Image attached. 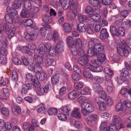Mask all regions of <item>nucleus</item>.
<instances>
[{"instance_id":"1","label":"nucleus","mask_w":131,"mask_h":131,"mask_svg":"<svg viewBox=\"0 0 131 131\" xmlns=\"http://www.w3.org/2000/svg\"><path fill=\"white\" fill-rule=\"evenodd\" d=\"M27 34L26 36V38L30 41L35 39L38 35L37 31L34 29L30 28L27 30Z\"/></svg>"},{"instance_id":"2","label":"nucleus","mask_w":131,"mask_h":131,"mask_svg":"<svg viewBox=\"0 0 131 131\" xmlns=\"http://www.w3.org/2000/svg\"><path fill=\"white\" fill-rule=\"evenodd\" d=\"M90 48L93 47L94 49L95 53L97 54L101 53L103 51V47L100 43H96L95 45L93 43L90 42Z\"/></svg>"},{"instance_id":"3","label":"nucleus","mask_w":131,"mask_h":131,"mask_svg":"<svg viewBox=\"0 0 131 131\" xmlns=\"http://www.w3.org/2000/svg\"><path fill=\"white\" fill-rule=\"evenodd\" d=\"M90 48L93 47L94 49L95 53L97 54L101 53L103 51V47L100 43H96L95 45L93 43L90 42Z\"/></svg>"},{"instance_id":"4","label":"nucleus","mask_w":131,"mask_h":131,"mask_svg":"<svg viewBox=\"0 0 131 131\" xmlns=\"http://www.w3.org/2000/svg\"><path fill=\"white\" fill-rule=\"evenodd\" d=\"M117 49L118 52L121 56L127 57L128 55V51L122 45H119L118 46Z\"/></svg>"},{"instance_id":"5","label":"nucleus","mask_w":131,"mask_h":131,"mask_svg":"<svg viewBox=\"0 0 131 131\" xmlns=\"http://www.w3.org/2000/svg\"><path fill=\"white\" fill-rule=\"evenodd\" d=\"M89 58L86 56L79 58L78 59V63L81 65L85 66L88 63Z\"/></svg>"},{"instance_id":"6","label":"nucleus","mask_w":131,"mask_h":131,"mask_svg":"<svg viewBox=\"0 0 131 131\" xmlns=\"http://www.w3.org/2000/svg\"><path fill=\"white\" fill-rule=\"evenodd\" d=\"M100 39L103 40L107 39L109 37V34L106 28H102L100 32Z\"/></svg>"},{"instance_id":"7","label":"nucleus","mask_w":131,"mask_h":131,"mask_svg":"<svg viewBox=\"0 0 131 131\" xmlns=\"http://www.w3.org/2000/svg\"><path fill=\"white\" fill-rule=\"evenodd\" d=\"M64 44V43L62 41L59 40L57 42L56 45L55 49L58 53H61L63 51Z\"/></svg>"},{"instance_id":"8","label":"nucleus","mask_w":131,"mask_h":131,"mask_svg":"<svg viewBox=\"0 0 131 131\" xmlns=\"http://www.w3.org/2000/svg\"><path fill=\"white\" fill-rule=\"evenodd\" d=\"M81 106L82 108L88 110L89 111L93 112L94 110L93 106L90 104L86 102L81 103Z\"/></svg>"},{"instance_id":"9","label":"nucleus","mask_w":131,"mask_h":131,"mask_svg":"<svg viewBox=\"0 0 131 131\" xmlns=\"http://www.w3.org/2000/svg\"><path fill=\"white\" fill-rule=\"evenodd\" d=\"M50 45L48 43H46L45 45H43L39 49V50H36L39 51V53L40 54H45L46 52L47 51L48 48H49Z\"/></svg>"},{"instance_id":"10","label":"nucleus","mask_w":131,"mask_h":131,"mask_svg":"<svg viewBox=\"0 0 131 131\" xmlns=\"http://www.w3.org/2000/svg\"><path fill=\"white\" fill-rule=\"evenodd\" d=\"M98 55L97 59L95 60L94 62L96 64H100L104 61L106 58L105 55L103 53L97 54Z\"/></svg>"},{"instance_id":"11","label":"nucleus","mask_w":131,"mask_h":131,"mask_svg":"<svg viewBox=\"0 0 131 131\" xmlns=\"http://www.w3.org/2000/svg\"><path fill=\"white\" fill-rule=\"evenodd\" d=\"M97 119V116L96 115L92 114L87 118L86 122L90 126H92L93 122Z\"/></svg>"},{"instance_id":"12","label":"nucleus","mask_w":131,"mask_h":131,"mask_svg":"<svg viewBox=\"0 0 131 131\" xmlns=\"http://www.w3.org/2000/svg\"><path fill=\"white\" fill-rule=\"evenodd\" d=\"M77 28L80 33L85 32L86 30V26L82 22H80L77 25Z\"/></svg>"},{"instance_id":"13","label":"nucleus","mask_w":131,"mask_h":131,"mask_svg":"<svg viewBox=\"0 0 131 131\" xmlns=\"http://www.w3.org/2000/svg\"><path fill=\"white\" fill-rule=\"evenodd\" d=\"M71 115L72 117H73L80 118L81 116L80 113V109L78 108H75L74 111L72 112Z\"/></svg>"},{"instance_id":"14","label":"nucleus","mask_w":131,"mask_h":131,"mask_svg":"<svg viewBox=\"0 0 131 131\" xmlns=\"http://www.w3.org/2000/svg\"><path fill=\"white\" fill-rule=\"evenodd\" d=\"M16 9L13 8H11L10 7L8 6L7 8L6 11L11 16L15 17L17 14V11Z\"/></svg>"},{"instance_id":"15","label":"nucleus","mask_w":131,"mask_h":131,"mask_svg":"<svg viewBox=\"0 0 131 131\" xmlns=\"http://www.w3.org/2000/svg\"><path fill=\"white\" fill-rule=\"evenodd\" d=\"M42 20L45 23H50L52 21L51 17L49 15L43 14L42 16Z\"/></svg>"},{"instance_id":"16","label":"nucleus","mask_w":131,"mask_h":131,"mask_svg":"<svg viewBox=\"0 0 131 131\" xmlns=\"http://www.w3.org/2000/svg\"><path fill=\"white\" fill-rule=\"evenodd\" d=\"M1 28L7 34H8L11 28V26L6 23L1 25Z\"/></svg>"},{"instance_id":"17","label":"nucleus","mask_w":131,"mask_h":131,"mask_svg":"<svg viewBox=\"0 0 131 131\" xmlns=\"http://www.w3.org/2000/svg\"><path fill=\"white\" fill-rule=\"evenodd\" d=\"M37 78L39 80L41 81H43L47 78L46 74L43 72H40L36 75Z\"/></svg>"},{"instance_id":"18","label":"nucleus","mask_w":131,"mask_h":131,"mask_svg":"<svg viewBox=\"0 0 131 131\" xmlns=\"http://www.w3.org/2000/svg\"><path fill=\"white\" fill-rule=\"evenodd\" d=\"M34 71L36 73V75L41 72L42 70V68L41 65L37 63H36L34 66Z\"/></svg>"},{"instance_id":"19","label":"nucleus","mask_w":131,"mask_h":131,"mask_svg":"<svg viewBox=\"0 0 131 131\" xmlns=\"http://www.w3.org/2000/svg\"><path fill=\"white\" fill-rule=\"evenodd\" d=\"M90 44V43H89ZM90 44L88 46L89 49L88 50L87 52L88 56L90 57H92L95 55L96 56L97 55V54L95 53V51H94V49L93 47L90 48Z\"/></svg>"},{"instance_id":"20","label":"nucleus","mask_w":131,"mask_h":131,"mask_svg":"<svg viewBox=\"0 0 131 131\" xmlns=\"http://www.w3.org/2000/svg\"><path fill=\"white\" fill-rule=\"evenodd\" d=\"M78 19L80 22H87L88 20V19L86 16L82 15L81 14H79L78 15Z\"/></svg>"},{"instance_id":"21","label":"nucleus","mask_w":131,"mask_h":131,"mask_svg":"<svg viewBox=\"0 0 131 131\" xmlns=\"http://www.w3.org/2000/svg\"><path fill=\"white\" fill-rule=\"evenodd\" d=\"M30 16V12L24 9L22 10L21 13V16L23 18H28Z\"/></svg>"},{"instance_id":"22","label":"nucleus","mask_w":131,"mask_h":131,"mask_svg":"<svg viewBox=\"0 0 131 131\" xmlns=\"http://www.w3.org/2000/svg\"><path fill=\"white\" fill-rule=\"evenodd\" d=\"M93 89L95 91L99 92L102 90L101 86L99 84L97 83H94L92 86Z\"/></svg>"},{"instance_id":"23","label":"nucleus","mask_w":131,"mask_h":131,"mask_svg":"<svg viewBox=\"0 0 131 131\" xmlns=\"http://www.w3.org/2000/svg\"><path fill=\"white\" fill-rule=\"evenodd\" d=\"M121 102L128 108L131 107V102L128 100L122 99H121Z\"/></svg>"},{"instance_id":"24","label":"nucleus","mask_w":131,"mask_h":131,"mask_svg":"<svg viewBox=\"0 0 131 131\" xmlns=\"http://www.w3.org/2000/svg\"><path fill=\"white\" fill-rule=\"evenodd\" d=\"M21 4L20 1L19 0H15L14 3L12 5L13 8L17 9L21 5Z\"/></svg>"},{"instance_id":"25","label":"nucleus","mask_w":131,"mask_h":131,"mask_svg":"<svg viewBox=\"0 0 131 131\" xmlns=\"http://www.w3.org/2000/svg\"><path fill=\"white\" fill-rule=\"evenodd\" d=\"M55 63V61L52 59L48 58L45 60V64L47 66H49L51 65L54 66Z\"/></svg>"},{"instance_id":"26","label":"nucleus","mask_w":131,"mask_h":131,"mask_svg":"<svg viewBox=\"0 0 131 131\" xmlns=\"http://www.w3.org/2000/svg\"><path fill=\"white\" fill-rule=\"evenodd\" d=\"M112 121L115 124H118L121 122V119L119 116L114 115L113 116Z\"/></svg>"},{"instance_id":"27","label":"nucleus","mask_w":131,"mask_h":131,"mask_svg":"<svg viewBox=\"0 0 131 131\" xmlns=\"http://www.w3.org/2000/svg\"><path fill=\"white\" fill-rule=\"evenodd\" d=\"M125 33L123 28L121 27H120L117 30L116 36H124L125 35Z\"/></svg>"},{"instance_id":"28","label":"nucleus","mask_w":131,"mask_h":131,"mask_svg":"<svg viewBox=\"0 0 131 131\" xmlns=\"http://www.w3.org/2000/svg\"><path fill=\"white\" fill-rule=\"evenodd\" d=\"M65 31L67 32H70L71 29L70 25L67 23H64L63 25H62Z\"/></svg>"},{"instance_id":"29","label":"nucleus","mask_w":131,"mask_h":131,"mask_svg":"<svg viewBox=\"0 0 131 131\" xmlns=\"http://www.w3.org/2000/svg\"><path fill=\"white\" fill-rule=\"evenodd\" d=\"M117 30V28L115 26L111 25L110 26V31L112 36H116Z\"/></svg>"},{"instance_id":"30","label":"nucleus","mask_w":131,"mask_h":131,"mask_svg":"<svg viewBox=\"0 0 131 131\" xmlns=\"http://www.w3.org/2000/svg\"><path fill=\"white\" fill-rule=\"evenodd\" d=\"M100 1L99 0H89V2L94 7L99 6L100 4Z\"/></svg>"},{"instance_id":"31","label":"nucleus","mask_w":131,"mask_h":131,"mask_svg":"<svg viewBox=\"0 0 131 131\" xmlns=\"http://www.w3.org/2000/svg\"><path fill=\"white\" fill-rule=\"evenodd\" d=\"M77 93L74 90L70 92L68 95L69 98L71 100L74 99L77 95Z\"/></svg>"},{"instance_id":"32","label":"nucleus","mask_w":131,"mask_h":131,"mask_svg":"<svg viewBox=\"0 0 131 131\" xmlns=\"http://www.w3.org/2000/svg\"><path fill=\"white\" fill-rule=\"evenodd\" d=\"M59 76L57 74H55L52 76L51 78V81L53 84H55L57 83L59 80Z\"/></svg>"},{"instance_id":"33","label":"nucleus","mask_w":131,"mask_h":131,"mask_svg":"<svg viewBox=\"0 0 131 131\" xmlns=\"http://www.w3.org/2000/svg\"><path fill=\"white\" fill-rule=\"evenodd\" d=\"M77 0H73L70 6L71 9V10L77 9Z\"/></svg>"},{"instance_id":"34","label":"nucleus","mask_w":131,"mask_h":131,"mask_svg":"<svg viewBox=\"0 0 131 131\" xmlns=\"http://www.w3.org/2000/svg\"><path fill=\"white\" fill-rule=\"evenodd\" d=\"M34 58L36 61L39 63L41 64L43 63V59L41 56L35 55L34 56Z\"/></svg>"},{"instance_id":"35","label":"nucleus","mask_w":131,"mask_h":131,"mask_svg":"<svg viewBox=\"0 0 131 131\" xmlns=\"http://www.w3.org/2000/svg\"><path fill=\"white\" fill-rule=\"evenodd\" d=\"M83 75L84 77L86 78L91 79L93 78L92 75L89 71H85L83 73Z\"/></svg>"},{"instance_id":"36","label":"nucleus","mask_w":131,"mask_h":131,"mask_svg":"<svg viewBox=\"0 0 131 131\" xmlns=\"http://www.w3.org/2000/svg\"><path fill=\"white\" fill-rule=\"evenodd\" d=\"M5 19L7 22L9 24H12L13 23V18L9 14L5 15Z\"/></svg>"},{"instance_id":"37","label":"nucleus","mask_w":131,"mask_h":131,"mask_svg":"<svg viewBox=\"0 0 131 131\" xmlns=\"http://www.w3.org/2000/svg\"><path fill=\"white\" fill-rule=\"evenodd\" d=\"M100 129L101 131H108L107 124L106 122H103L101 125Z\"/></svg>"},{"instance_id":"38","label":"nucleus","mask_w":131,"mask_h":131,"mask_svg":"<svg viewBox=\"0 0 131 131\" xmlns=\"http://www.w3.org/2000/svg\"><path fill=\"white\" fill-rule=\"evenodd\" d=\"M92 27H94V30L96 32H99L100 29V26L98 24H95L94 23H93V24L91 25Z\"/></svg>"},{"instance_id":"39","label":"nucleus","mask_w":131,"mask_h":131,"mask_svg":"<svg viewBox=\"0 0 131 131\" xmlns=\"http://www.w3.org/2000/svg\"><path fill=\"white\" fill-rule=\"evenodd\" d=\"M117 126L116 124H111L109 127L108 131H117Z\"/></svg>"},{"instance_id":"40","label":"nucleus","mask_w":131,"mask_h":131,"mask_svg":"<svg viewBox=\"0 0 131 131\" xmlns=\"http://www.w3.org/2000/svg\"><path fill=\"white\" fill-rule=\"evenodd\" d=\"M24 6L25 9L27 10H29L32 8L31 4L29 1H25L24 4Z\"/></svg>"},{"instance_id":"41","label":"nucleus","mask_w":131,"mask_h":131,"mask_svg":"<svg viewBox=\"0 0 131 131\" xmlns=\"http://www.w3.org/2000/svg\"><path fill=\"white\" fill-rule=\"evenodd\" d=\"M74 42L77 46L79 47H82V45L81 40L78 38H75L74 39Z\"/></svg>"},{"instance_id":"42","label":"nucleus","mask_w":131,"mask_h":131,"mask_svg":"<svg viewBox=\"0 0 131 131\" xmlns=\"http://www.w3.org/2000/svg\"><path fill=\"white\" fill-rule=\"evenodd\" d=\"M85 11L86 13L90 15L93 13L94 10L92 7L88 6L86 7Z\"/></svg>"},{"instance_id":"43","label":"nucleus","mask_w":131,"mask_h":131,"mask_svg":"<svg viewBox=\"0 0 131 131\" xmlns=\"http://www.w3.org/2000/svg\"><path fill=\"white\" fill-rule=\"evenodd\" d=\"M89 91V88L87 87H85L83 90H80L79 92L82 95L87 94Z\"/></svg>"},{"instance_id":"44","label":"nucleus","mask_w":131,"mask_h":131,"mask_svg":"<svg viewBox=\"0 0 131 131\" xmlns=\"http://www.w3.org/2000/svg\"><path fill=\"white\" fill-rule=\"evenodd\" d=\"M105 103L104 101L102 102H100L98 104L99 105V110L100 111H102L105 110Z\"/></svg>"},{"instance_id":"45","label":"nucleus","mask_w":131,"mask_h":131,"mask_svg":"<svg viewBox=\"0 0 131 131\" xmlns=\"http://www.w3.org/2000/svg\"><path fill=\"white\" fill-rule=\"evenodd\" d=\"M23 22L24 23V25L26 26H29L33 24V22L32 20L28 19L27 20H24Z\"/></svg>"},{"instance_id":"46","label":"nucleus","mask_w":131,"mask_h":131,"mask_svg":"<svg viewBox=\"0 0 131 131\" xmlns=\"http://www.w3.org/2000/svg\"><path fill=\"white\" fill-rule=\"evenodd\" d=\"M11 78L13 80L15 81L18 80L17 75V72L15 70H13L12 72Z\"/></svg>"},{"instance_id":"47","label":"nucleus","mask_w":131,"mask_h":131,"mask_svg":"<svg viewBox=\"0 0 131 131\" xmlns=\"http://www.w3.org/2000/svg\"><path fill=\"white\" fill-rule=\"evenodd\" d=\"M83 86V83L81 82H77L74 84V87L75 89H79L82 88Z\"/></svg>"},{"instance_id":"48","label":"nucleus","mask_w":131,"mask_h":131,"mask_svg":"<svg viewBox=\"0 0 131 131\" xmlns=\"http://www.w3.org/2000/svg\"><path fill=\"white\" fill-rule=\"evenodd\" d=\"M104 72L110 76H112L113 75V71L108 68H105L104 70Z\"/></svg>"},{"instance_id":"49","label":"nucleus","mask_w":131,"mask_h":131,"mask_svg":"<svg viewBox=\"0 0 131 131\" xmlns=\"http://www.w3.org/2000/svg\"><path fill=\"white\" fill-rule=\"evenodd\" d=\"M26 80L28 81H32L33 80L35 79V77L33 76L31 73H28L27 74L26 76Z\"/></svg>"},{"instance_id":"50","label":"nucleus","mask_w":131,"mask_h":131,"mask_svg":"<svg viewBox=\"0 0 131 131\" xmlns=\"http://www.w3.org/2000/svg\"><path fill=\"white\" fill-rule=\"evenodd\" d=\"M2 112L3 115L6 116H7L9 115V111L7 108L3 107L2 109Z\"/></svg>"},{"instance_id":"51","label":"nucleus","mask_w":131,"mask_h":131,"mask_svg":"<svg viewBox=\"0 0 131 131\" xmlns=\"http://www.w3.org/2000/svg\"><path fill=\"white\" fill-rule=\"evenodd\" d=\"M37 112L41 114H45L47 111L44 106L40 107L37 110Z\"/></svg>"},{"instance_id":"52","label":"nucleus","mask_w":131,"mask_h":131,"mask_svg":"<svg viewBox=\"0 0 131 131\" xmlns=\"http://www.w3.org/2000/svg\"><path fill=\"white\" fill-rule=\"evenodd\" d=\"M0 52L2 55L4 56H6L8 54L7 50L4 47H2L1 48Z\"/></svg>"},{"instance_id":"53","label":"nucleus","mask_w":131,"mask_h":131,"mask_svg":"<svg viewBox=\"0 0 131 131\" xmlns=\"http://www.w3.org/2000/svg\"><path fill=\"white\" fill-rule=\"evenodd\" d=\"M104 101L105 104L108 105L109 106H111L112 104V101L110 97L109 96H107Z\"/></svg>"},{"instance_id":"54","label":"nucleus","mask_w":131,"mask_h":131,"mask_svg":"<svg viewBox=\"0 0 131 131\" xmlns=\"http://www.w3.org/2000/svg\"><path fill=\"white\" fill-rule=\"evenodd\" d=\"M78 54L79 56H81V57L84 56L85 53L82 47L78 48Z\"/></svg>"},{"instance_id":"55","label":"nucleus","mask_w":131,"mask_h":131,"mask_svg":"<svg viewBox=\"0 0 131 131\" xmlns=\"http://www.w3.org/2000/svg\"><path fill=\"white\" fill-rule=\"evenodd\" d=\"M13 61L15 64L17 65H19L22 63L21 61L17 57H14L13 58Z\"/></svg>"},{"instance_id":"56","label":"nucleus","mask_w":131,"mask_h":131,"mask_svg":"<svg viewBox=\"0 0 131 131\" xmlns=\"http://www.w3.org/2000/svg\"><path fill=\"white\" fill-rule=\"evenodd\" d=\"M58 118L62 121H66L67 120L66 116L64 114L62 113L59 114L58 115Z\"/></svg>"},{"instance_id":"57","label":"nucleus","mask_w":131,"mask_h":131,"mask_svg":"<svg viewBox=\"0 0 131 131\" xmlns=\"http://www.w3.org/2000/svg\"><path fill=\"white\" fill-rule=\"evenodd\" d=\"M57 110L55 108H51L49 109L48 113L50 115H55L57 114Z\"/></svg>"},{"instance_id":"58","label":"nucleus","mask_w":131,"mask_h":131,"mask_svg":"<svg viewBox=\"0 0 131 131\" xmlns=\"http://www.w3.org/2000/svg\"><path fill=\"white\" fill-rule=\"evenodd\" d=\"M33 84V86L35 87L38 88L40 87V84L39 81L35 79L33 80L32 81Z\"/></svg>"},{"instance_id":"59","label":"nucleus","mask_w":131,"mask_h":131,"mask_svg":"<svg viewBox=\"0 0 131 131\" xmlns=\"http://www.w3.org/2000/svg\"><path fill=\"white\" fill-rule=\"evenodd\" d=\"M69 0H64L63 7L64 10H66L69 7L70 5Z\"/></svg>"},{"instance_id":"60","label":"nucleus","mask_w":131,"mask_h":131,"mask_svg":"<svg viewBox=\"0 0 131 131\" xmlns=\"http://www.w3.org/2000/svg\"><path fill=\"white\" fill-rule=\"evenodd\" d=\"M121 75L123 77H125L129 74L128 70L124 68L122 69L121 72Z\"/></svg>"},{"instance_id":"61","label":"nucleus","mask_w":131,"mask_h":131,"mask_svg":"<svg viewBox=\"0 0 131 131\" xmlns=\"http://www.w3.org/2000/svg\"><path fill=\"white\" fill-rule=\"evenodd\" d=\"M72 11L70 12H69L68 15H70L72 17V18H74L75 16L77 15V9L75 10H71Z\"/></svg>"},{"instance_id":"62","label":"nucleus","mask_w":131,"mask_h":131,"mask_svg":"<svg viewBox=\"0 0 131 131\" xmlns=\"http://www.w3.org/2000/svg\"><path fill=\"white\" fill-rule=\"evenodd\" d=\"M49 46V54L51 56H52V54H54L55 53V50L54 47H51L50 45Z\"/></svg>"},{"instance_id":"63","label":"nucleus","mask_w":131,"mask_h":131,"mask_svg":"<svg viewBox=\"0 0 131 131\" xmlns=\"http://www.w3.org/2000/svg\"><path fill=\"white\" fill-rule=\"evenodd\" d=\"M99 23V25L102 27H104L107 26V21L105 19H101L100 20Z\"/></svg>"},{"instance_id":"64","label":"nucleus","mask_w":131,"mask_h":131,"mask_svg":"<svg viewBox=\"0 0 131 131\" xmlns=\"http://www.w3.org/2000/svg\"><path fill=\"white\" fill-rule=\"evenodd\" d=\"M122 103H118L116 106V110L117 111H119L121 110L124 108V106Z\"/></svg>"}]
</instances>
